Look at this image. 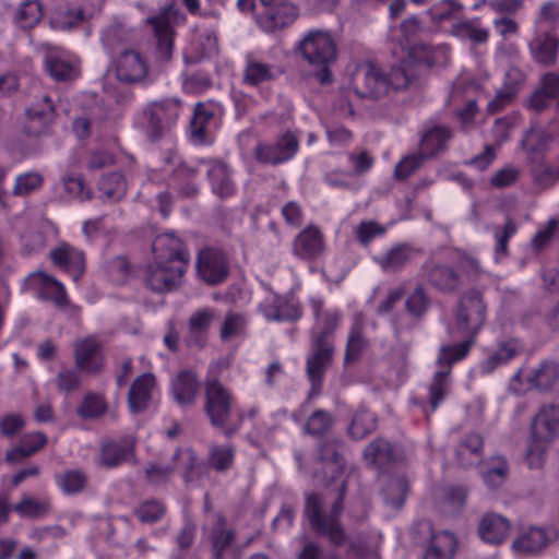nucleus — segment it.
<instances>
[{"mask_svg":"<svg viewBox=\"0 0 559 559\" xmlns=\"http://www.w3.org/2000/svg\"><path fill=\"white\" fill-rule=\"evenodd\" d=\"M376 428V418L366 408H359L353 417L349 433L355 439H362Z\"/></svg>","mask_w":559,"mask_h":559,"instance_id":"44","label":"nucleus"},{"mask_svg":"<svg viewBox=\"0 0 559 559\" xmlns=\"http://www.w3.org/2000/svg\"><path fill=\"white\" fill-rule=\"evenodd\" d=\"M59 488L67 495L81 491L85 486V476L79 471H69L58 477Z\"/></svg>","mask_w":559,"mask_h":559,"instance_id":"55","label":"nucleus"},{"mask_svg":"<svg viewBox=\"0 0 559 559\" xmlns=\"http://www.w3.org/2000/svg\"><path fill=\"white\" fill-rule=\"evenodd\" d=\"M510 522L499 514L485 515L478 526L481 539L488 544L503 542L510 533Z\"/></svg>","mask_w":559,"mask_h":559,"instance_id":"27","label":"nucleus"},{"mask_svg":"<svg viewBox=\"0 0 559 559\" xmlns=\"http://www.w3.org/2000/svg\"><path fill=\"white\" fill-rule=\"evenodd\" d=\"M47 71L57 81L73 80L79 75L78 58L66 50H52L45 60Z\"/></svg>","mask_w":559,"mask_h":559,"instance_id":"20","label":"nucleus"},{"mask_svg":"<svg viewBox=\"0 0 559 559\" xmlns=\"http://www.w3.org/2000/svg\"><path fill=\"white\" fill-rule=\"evenodd\" d=\"M246 324L247 322L242 314H227L221 328V338L229 341L240 337L245 333Z\"/></svg>","mask_w":559,"mask_h":559,"instance_id":"50","label":"nucleus"},{"mask_svg":"<svg viewBox=\"0 0 559 559\" xmlns=\"http://www.w3.org/2000/svg\"><path fill=\"white\" fill-rule=\"evenodd\" d=\"M233 457L234 452L229 447H214L210 454L211 464L218 471L229 467Z\"/></svg>","mask_w":559,"mask_h":559,"instance_id":"63","label":"nucleus"},{"mask_svg":"<svg viewBox=\"0 0 559 559\" xmlns=\"http://www.w3.org/2000/svg\"><path fill=\"white\" fill-rule=\"evenodd\" d=\"M156 390L155 377L147 372L138 377L129 391V406L131 412H140L147 407Z\"/></svg>","mask_w":559,"mask_h":559,"instance_id":"26","label":"nucleus"},{"mask_svg":"<svg viewBox=\"0 0 559 559\" xmlns=\"http://www.w3.org/2000/svg\"><path fill=\"white\" fill-rule=\"evenodd\" d=\"M341 500L336 501L329 516L321 514V499L317 495H309L306 501V516L311 526L320 534L330 538L333 544H340L344 540V533L338 525L337 516L342 511Z\"/></svg>","mask_w":559,"mask_h":559,"instance_id":"7","label":"nucleus"},{"mask_svg":"<svg viewBox=\"0 0 559 559\" xmlns=\"http://www.w3.org/2000/svg\"><path fill=\"white\" fill-rule=\"evenodd\" d=\"M52 110L50 98L44 96L38 105L32 106L26 110V117L31 122L38 121L40 126H45L49 121Z\"/></svg>","mask_w":559,"mask_h":559,"instance_id":"58","label":"nucleus"},{"mask_svg":"<svg viewBox=\"0 0 559 559\" xmlns=\"http://www.w3.org/2000/svg\"><path fill=\"white\" fill-rule=\"evenodd\" d=\"M133 438H128L122 443H107L102 449L100 463L106 466H115L121 461H126L131 455L133 449Z\"/></svg>","mask_w":559,"mask_h":559,"instance_id":"39","label":"nucleus"},{"mask_svg":"<svg viewBox=\"0 0 559 559\" xmlns=\"http://www.w3.org/2000/svg\"><path fill=\"white\" fill-rule=\"evenodd\" d=\"M361 328H362L361 319L356 318V320L353 323V326L350 329L348 340H347L346 354H345L346 362L355 361L358 358L362 348L366 346V341L361 335Z\"/></svg>","mask_w":559,"mask_h":559,"instance_id":"46","label":"nucleus"},{"mask_svg":"<svg viewBox=\"0 0 559 559\" xmlns=\"http://www.w3.org/2000/svg\"><path fill=\"white\" fill-rule=\"evenodd\" d=\"M310 305L316 317V328L320 330L321 333V336L314 341L313 349L307 359L308 377L312 384V392H316L333 352L332 345L324 336L335 330L338 324L340 314L332 309L322 312L323 301L319 297H312Z\"/></svg>","mask_w":559,"mask_h":559,"instance_id":"2","label":"nucleus"},{"mask_svg":"<svg viewBox=\"0 0 559 559\" xmlns=\"http://www.w3.org/2000/svg\"><path fill=\"white\" fill-rule=\"evenodd\" d=\"M154 261L146 266L145 280L153 290L164 292L175 286L187 269L188 253L173 233L158 235L153 241Z\"/></svg>","mask_w":559,"mask_h":559,"instance_id":"1","label":"nucleus"},{"mask_svg":"<svg viewBox=\"0 0 559 559\" xmlns=\"http://www.w3.org/2000/svg\"><path fill=\"white\" fill-rule=\"evenodd\" d=\"M297 14L295 4L284 0L267 11L259 12V25L266 32H273L290 24Z\"/></svg>","mask_w":559,"mask_h":559,"instance_id":"25","label":"nucleus"},{"mask_svg":"<svg viewBox=\"0 0 559 559\" xmlns=\"http://www.w3.org/2000/svg\"><path fill=\"white\" fill-rule=\"evenodd\" d=\"M95 11V9H86L81 7L75 9L59 10L55 13L51 23L57 28L70 29L92 17Z\"/></svg>","mask_w":559,"mask_h":559,"instance_id":"37","label":"nucleus"},{"mask_svg":"<svg viewBox=\"0 0 559 559\" xmlns=\"http://www.w3.org/2000/svg\"><path fill=\"white\" fill-rule=\"evenodd\" d=\"M409 259V250L406 246H395L376 260L384 270H395L402 266Z\"/></svg>","mask_w":559,"mask_h":559,"instance_id":"48","label":"nucleus"},{"mask_svg":"<svg viewBox=\"0 0 559 559\" xmlns=\"http://www.w3.org/2000/svg\"><path fill=\"white\" fill-rule=\"evenodd\" d=\"M99 197L109 201H119L127 191V181L119 173L104 175L98 182Z\"/></svg>","mask_w":559,"mask_h":559,"instance_id":"38","label":"nucleus"},{"mask_svg":"<svg viewBox=\"0 0 559 559\" xmlns=\"http://www.w3.org/2000/svg\"><path fill=\"white\" fill-rule=\"evenodd\" d=\"M179 20V15L173 5L165 8L159 14L147 19L152 25L157 38V59L166 62L173 53L174 24Z\"/></svg>","mask_w":559,"mask_h":559,"instance_id":"10","label":"nucleus"},{"mask_svg":"<svg viewBox=\"0 0 559 559\" xmlns=\"http://www.w3.org/2000/svg\"><path fill=\"white\" fill-rule=\"evenodd\" d=\"M180 114V104L175 99L152 103L142 114L141 124L147 136L156 139Z\"/></svg>","mask_w":559,"mask_h":559,"instance_id":"9","label":"nucleus"},{"mask_svg":"<svg viewBox=\"0 0 559 559\" xmlns=\"http://www.w3.org/2000/svg\"><path fill=\"white\" fill-rule=\"evenodd\" d=\"M50 259L55 265L68 272L74 281H78L84 272V253L68 243H61L51 250Z\"/></svg>","mask_w":559,"mask_h":559,"instance_id":"21","label":"nucleus"},{"mask_svg":"<svg viewBox=\"0 0 559 559\" xmlns=\"http://www.w3.org/2000/svg\"><path fill=\"white\" fill-rule=\"evenodd\" d=\"M449 60V48L445 45L429 46L419 44L411 48V56L403 61V67L407 68L414 63H421L427 67L444 66ZM411 73L409 71H407Z\"/></svg>","mask_w":559,"mask_h":559,"instance_id":"24","label":"nucleus"},{"mask_svg":"<svg viewBox=\"0 0 559 559\" xmlns=\"http://www.w3.org/2000/svg\"><path fill=\"white\" fill-rule=\"evenodd\" d=\"M43 183V177L38 173H25L15 179L14 194L26 195L37 190Z\"/></svg>","mask_w":559,"mask_h":559,"instance_id":"56","label":"nucleus"},{"mask_svg":"<svg viewBox=\"0 0 559 559\" xmlns=\"http://www.w3.org/2000/svg\"><path fill=\"white\" fill-rule=\"evenodd\" d=\"M117 79L123 82H139L148 72L146 60L135 50H126L117 59L115 64Z\"/></svg>","mask_w":559,"mask_h":559,"instance_id":"19","label":"nucleus"},{"mask_svg":"<svg viewBox=\"0 0 559 559\" xmlns=\"http://www.w3.org/2000/svg\"><path fill=\"white\" fill-rule=\"evenodd\" d=\"M26 285L35 296L50 300L57 306L63 307L68 302L63 284L44 271L29 274Z\"/></svg>","mask_w":559,"mask_h":559,"instance_id":"13","label":"nucleus"},{"mask_svg":"<svg viewBox=\"0 0 559 559\" xmlns=\"http://www.w3.org/2000/svg\"><path fill=\"white\" fill-rule=\"evenodd\" d=\"M50 503L47 499H34L32 497H24L16 503L13 510L21 516L38 518L48 512Z\"/></svg>","mask_w":559,"mask_h":559,"instance_id":"45","label":"nucleus"},{"mask_svg":"<svg viewBox=\"0 0 559 559\" xmlns=\"http://www.w3.org/2000/svg\"><path fill=\"white\" fill-rule=\"evenodd\" d=\"M47 442V438L41 432H34L25 435L20 444L5 454V461L9 463H16L25 457L33 455L41 449Z\"/></svg>","mask_w":559,"mask_h":559,"instance_id":"33","label":"nucleus"},{"mask_svg":"<svg viewBox=\"0 0 559 559\" xmlns=\"http://www.w3.org/2000/svg\"><path fill=\"white\" fill-rule=\"evenodd\" d=\"M515 224L511 221H508L502 229L496 230L495 237L497 242L495 250V260L497 262H499L501 257L506 255L508 240L515 234Z\"/></svg>","mask_w":559,"mask_h":559,"instance_id":"59","label":"nucleus"},{"mask_svg":"<svg viewBox=\"0 0 559 559\" xmlns=\"http://www.w3.org/2000/svg\"><path fill=\"white\" fill-rule=\"evenodd\" d=\"M41 17V7L37 0H27L16 12V22L23 28L35 26Z\"/></svg>","mask_w":559,"mask_h":559,"instance_id":"47","label":"nucleus"},{"mask_svg":"<svg viewBox=\"0 0 559 559\" xmlns=\"http://www.w3.org/2000/svg\"><path fill=\"white\" fill-rule=\"evenodd\" d=\"M199 391V381L191 371H181L171 381V394L175 401L180 405H190L193 403Z\"/></svg>","mask_w":559,"mask_h":559,"instance_id":"28","label":"nucleus"},{"mask_svg":"<svg viewBox=\"0 0 559 559\" xmlns=\"http://www.w3.org/2000/svg\"><path fill=\"white\" fill-rule=\"evenodd\" d=\"M483 440L479 435H468L460 444L456 451L459 463L464 466H471L478 463Z\"/></svg>","mask_w":559,"mask_h":559,"instance_id":"41","label":"nucleus"},{"mask_svg":"<svg viewBox=\"0 0 559 559\" xmlns=\"http://www.w3.org/2000/svg\"><path fill=\"white\" fill-rule=\"evenodd\" d=\"M165 513V508L156 501L142 504L138 510V516L142 522L153 523L158 521Z\"/></svg>","mask_w":559,"mask_h":559,"instance_id":"64","label":"nucleus"},{"mask_svg":"<svg viewBox=\"0 0 559 559\" xmlns=\"http://www.w3.org/2000/svg\"><path fill=\"white\" fill-rule=\"evenodd\" d=\"M485 321V306L478 292L463 297L456 313V326L464 335L475 334Z\"/></svg>","mask_w":559,"mask_h":559,"instance_id":"12","label":"nucleus"},{"mask_svg":"<svg viewBox=\"0 0 559 559\" xmlns=\"http://www.w3.org/2000/svg\"><path fill=\"white\" fill-rule=\"evenodd\" d=\"M549 443H542L535 439H531L526 452L527 464L531 468H539L545 462V454Z\"/></svg>","mask_w":559,"mask_h":559,"instance_id":"62","label":"nucleus"},{"mask_svg":"<svg viewBox=\"0 0 559 559\" xmlns=\"http://www.w3.org/2000/svg\"><path fill=\"white\" fill-rule=\"evenodd\" d=\"M323 240L319 229L309 227L296 238L294 252L304 259H310L318 257L323 251Z\"/></svg>","mask_w":559,"mask_h":559,"instance_id":"30","label":"nucleus"},{"mask_svg":"<svg viewBox=\"0 0 559 559\" xmlns=\"http://www.w3.org/2000/svg\"><path fill=\"white\" fill-rule=\"evenodd\" d=\"M74 360L81 371L97 372L104 362L100 343L93 336L78 340L74 343Z\"/></svg>","mask_w":559,"mask_h":559,"instance_id":"17","label":"nucleus"},{"mask_svg":"<svg viewBox=\"0 0 559 559\" xmlns=\"http://www.w3.org/2000/svg\"><path fill=\"white\" fill-rule=\"evenodd\" d=\"M451 132L445 127H436L429 130L421 139L420 155L430 157L443 150Z\"/></svg>","mask_w":559,"mask_h":559,"instance_id":"40","label":"nucleus"},{"mask_svg":"<svg viewBox=\"0 0 559 559\" xmlns=\"http://www.w3.org/2000/svg\"><path fill=\"white\" fill-rule=\"evenodd\" d=\"M523 346L518 340H508L502 342L481 365L484 372H490L499 366L508 364L518 356Z\"/></svg>","mask_w":559,"mask_h":559,"instance_id":"32","label":"nucleus"},{"mask_svg":"<svg viewBox=\"0 0 559 559\" xmlns=\"http://www.w3.org/2000/svg\"><path fill=\"white\" fill-rule=\"evenodd\" d=\"M558 41L550 35L538 36L530 44L533 58L543 64H551L556 60Z\"/></svg>","mask_w":559,"mask_h":559,"instance_id":"36","label":"nucleus"},{"mask_svg":"<svg viewBox=\"0 0 559 559\" xmlns=\"http://www.w3.org/2000/svg\"><path fill=\"white\" fill-rule=\"evenodd\" d=\"M429 281L440 290H450L457 284L456 275L444 266L433 267L429 273Z\"/></svg>","mask_w":559,"mask_h":559,"instance_id":"54","label":"nucleus"},{"mask_svg":"<svg viewBox=\"0 0 559 559\" xmlns=\"http://www.w3.org/2000/svg\"><path fill=\"white\" fill-rule=\"evenodd\" d=\"M452 34L460 39H468L474 44H484L488 40L489 29L481 25L479 19H472L454 24Z\"/></svg>","mask_w":559,"mask_h":559,"instance_id":"34","label":"nucleus"},{"mask_svg":"<svg viewBox=\"0 0 559 559\" xmlns=\"http://www.w3.org/2000/svg\"><path fill=\"white\" fill-rule=\"evenodd\" d=\"M522 144L530 152L544 153V160L533 168L535 181L543 188L559 180V130L549 133L539 127L526 132Z\"/></svg>","mask_w":559,"mask_h":559,"instance_id":"4","label":"nucleus"},{"mask_svg":"<svg viewBox=\"0 0 559 559\" xmlns=\"http://www.w3.org/2000/svg\"><path fill=\"white\" fill-rule=\"evenodd\" d=\"M556 538H558L556 530L532 526L514 539L512 550L516 556L533 555L540 551Z\"/></svg>","mask_w":559,"mask_h":559,"instance_id":"15","label":"nucleus"},{"mask_svg":"<svg viewBox=\"0 0 559 559\" xmlns=\"http://www.w3.org/2000/svg\"><path fill=\"white\" fill-rule=\"evenodd\" d=\"M201 165L206 167L209 181L214 194L228 198L235 193L236 186L229 167L219 160H204Z\"/></svg>","mask_w":559,"mask_h":559,"instance_id":"22","label":"nucleus"},{"mask_svg":"<svg viewBox=\"0 0 559 559\" xmlns=\"http://www.w3.org/2000/svg\"><path fill=\"white\" fill-rule=\"evenodd\" d=\"M325 181L329 186L334 188L357 189L359 185L356 183V176L350 171H343L341 169H331L325 174Z\"/></svg>","mask_w":559,"mask_h":559,"instance_id":"57","label":"nucleus"},{"mask_svg":"<svg viewBox=\"0 0 559 559\" xmlns=\"http://www.w3.org/2000/svg\"><path fill=\"white\" fill-rule=\"evenodd\" d=\"M260 310L267 321H295L301 318L299 301L293 295H277L270 292L260 305Z\"/></svg>","mask_w":559,"mask_h":559,"instance_id":"11","label":"nucleus"},{"mask_svg":"<svg viewBox=\"0 0 559 559\" xmlns=\"http://www.w3.org/2000/svg\"><path fill=\"white\" fill-rule=\"evenodd\" d=\"M471 341L462 342L454 346H443L438 356L440 370L436 371L432 383L429 386V401L432 411H436L449 392V373L451 365L464 358L469 350Z\"/></svg>","mask_w":559,"mask_h":559,"instance_id":"6","label":"nucleus"},{"mask_svg":"<svg viewBox=\"0 0 559 559\" xmlns=\"http://www.w3.org/2000/svg\"><path fill=\"white\" fill-rule=\"evenodd\" d=\"M559 378V364L545 361L535 369H520L513 377L510 388L514 393H523L533 388L546 390Z\"/></svg>","mask_w":559,"mask_h":559,"instance_id":"8","label":"nucleus"},{"mask_svg":"<svg viewBox=\"0 0 559 559\" xmlns=\"http://www.w3.org/2000/svg\"><path fill=\"white\" fill-rule=\"evenodd\" d=\"M332 425V417L323 411L314 412L306 424V430L312 435L326 431Z\"/></svg>","mask_w":559,"mask_h":559,"instance_id":"60","label":"nucleus"},{"mask_svg":"<svg viewBox=\"0 0 559 559\" xmlns=\"http://www.w3.org/2000/svg\"><path fill=\"white\" fill-rule=\"evenodd\" d=\"M559 436V407L549 405L540 408L532 423V438L550 443Z\"/></svg>","mask_w":559,"mask_h":559,"instance_id":"18","label":"nucleus"},{"mask_svg":"<svg viewBox=\"0 0 559 559\" xmlns=\"http://www.w3.org/2000/svg\"><path fill=\"white\" fill-rule=\"evenodd\" d=\"M214 320L215 313L210 309H201L194 312L189 321L188 343L190 345L202 346Z\"/></svg>","mask_w":559,"mask_h":559,"instance_id":"31","label":"nucleus"},{"mask_svg":"<svg viewBox=\"0 0 559 559\" xmlns=\"http://www.w3.org/2000/svg\"><path fill=\"white\" fill-rule=\"evenodd\" d=\"M462 5L452 0H442L430 9V14L436 21H444L456 15Z\"/></svg>","mask_w":559,"mask_h":559,"instance_id":"61","label":"nucleus"},{"mask_svg":"<svg viewBox=\"0 0 559 559\" xmlns=\"http://www.w3.org/2000/svg\"><path fill=\"white\" fill-rule=\"evenodd\" d=\"M106 403L102 395L90 393L86 394L81 406L79 415L83 418H96L106 412Z\"/></svg>","mask_w":559,"mask_h":559,"instance_id":"52","label":"nucleus"},{"mask_svg":"<svg viewBox=\"0 0 559 559\" xmlns=\"http://www.w3.org/2000/svg\"><path fill=\"white\" fill-rule=\"evenodd\" d=\"M280 72V69L276 67L255 59H249L245 70V80L251 85H257L274 79Z\"/></svg>","mask_w":559,"mask_h":559,"instance_id":"42","label":"nucleus"},{"mask_svg":"<svg viewBox=\"0 0 559 559\" xmlns=\"http://www.w3.org/2000/svg\"><path fill=\"white\" fill-rule=\"evenodd\" d=\"M403 66H395L388 78L380 69L370 66H358L352 74L350 88L361 98H380L386 95L390 88H403L413 78Z\"/></svg>","mask_w":559,"mask_h":559,"instance_id":"3","label":"nucleus"},{"mask_svg":"<svg viewBox=\"0 0 559 559\" xmlns=\"http://www.w3.org/2000/svg\"><path fill=\"white\" fill-rule=\"evenodd\" d=\"M298 150L295 134H283L275 144H261L255 148L257 158L266 164H280L290 159Z\"/></svg>","mask_w":559,"mask_h":559,"instance_id":"16","label":"nucleus"},{"mask_svg":"<svg viewBox=\"0 0 559 559\" xmlns=\"http://www.w3.org/2000/svg\"><path fill=\"white\" fill-rule=\"evenodd\" d=\"M299 50L304 59L312 67L318 68L317 74L321 83L331 81L329 67L336 60V43L331 34L324 31H311L300 41Z\"/></svg>","mask_w":559,"mask_h":559,"instance_id":"5","label":"nucleus"},{"mask_svg":"<svg viewBox=\"0 0 559 559\" xmlns=\"http://www.w3.org/2000/svg\"><path fill=\"white\" fill-rule=\"evenodd\" d=\"M213 122V110L203 104L197 105L191 120V138L197 143L206 141Z\"/></svg>","mask_w":559,"mask_h":559,"instance_id":"35","label":"nucleus"},{"mask_svg":"<svg viewBox=\"0 0 559 559\" xmlns=\"http://www.w3.org/2000/svg\"><path fill=\"white\" fill-rule=\"evenodd\" d=\"M364 457L367 463L381 466L389 461L395 460L392 445L385 440H374L364 451Z\"/></svg>","mask_w":559,"mask_h":559,"instance_id":"43","label":"nucleus"},{"mask_svg":"<svg viewBox=\"0 0 559 559\" xmlns=\"http://www.w3.org/2000/svg\"><path fill=\"white\" fill-rule=\"evenodd\" d=\"M198 273L210 284L223 281L227 275L226 260L223 253L213 249L202 250L198 259Z\"/></svg>","mask_w":559,"mask_h":559,"instance_id":"23","label":"nucleus"},{"mask_svg":"<svg viewBox=\"0 0 559 559\" xmlns=\"http://www.w3.org/2000/svg\"><path fill=\"white\" fill-rule=\"evenodd\" d=\"M407 493V484L404 478L391 479L383 489L385 503L393 508L403 506Z\"/></svg>","mask_w":559,"mask_h":559,"instance_id":"49","label":"nucleus"},{"mask_svg":"<svg viewBox=\"0 0 559 559\" xmlns=\"http://www.w3.org/2000/svg\"><path fill=\"white\" fill-rule=\"evenodd\" d=\"M423 26L417 16L412 15L405 19L400 26V32L405 41L404 49H407L408 57L411 56V48L418 44H413L417 36L421 33Z\"/></svg>","mask_w":559,"mask_h":559,"instance_id":"53","label":"nucleus"},{"mask_svg":"<svg viewBox=\"0 0 559 559\" xmlns=\"http://www.w3.org/2000/svg\"><path fill=\"white\" fill-rule=\"evenodd\" d=\"M456 539L448 531L432 534L423 559H452Z\"/></svg>","mask_w":559,"mask_h":559,"instance_id":"29","label":"nucleus"},{"mask_svg":"<svg viewBox=\"0 0 559 559\" xmlns=\"http://www.w3.org/2000/svg\"><path fill=\"white\" fill-rule=\"evenodd\" d=\"M230 396L227 390L216 380L206 383L205 411L213 425L223 426L230 412Z\"/></svg>","mask_w":559,"mask_h":559,"instance_id":"14","label":"nucleus"},{"mask_svg":"<svg viewBox=\"0 0 559 559\" xmlns=\"http://www.w3.org/2000/svg\"><path fill=\"white\" fill-rule=\"evenodd\" d=\"M507 477V463L500 457H493L488 467L483 471V478L489 487H497L504 481Z\"/></svg>","mask_w":559,"mask_h":559,"instance_id":"51","label":"nucleus"}]
</instances>
